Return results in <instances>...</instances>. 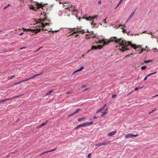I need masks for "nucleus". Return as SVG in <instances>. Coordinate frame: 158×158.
I'll list each match as a JSON object with an SVG mask.
<instances>
[{
	"label": "nucleus",
	"instance_id": "1",
	"mask_svg": "<svg viewBox=\"0 0 158 158\" xmlns=\"http://www.w3.org/2000/svg\"><path fill=\"white\" fill-rule=\"evenodd\" d=\"M111 40L113 42H114L116 43H118V45L116 46L117 48H118V49L123 52L124 51L129 50L128 48H126L129 45L135 49H137V48H141V47L140 45L137 46L135 44H133L130 42H127L125 40H122V39H118L116 37L112 38L111 39Z\"/></svg>",
	"mask_w": 158,
	"mask_h": 158
},
{
	"label": "nucleus",
	"instance_id": "2",
	"mask_svg": "<svg viewBox=\"0 0 158 158\" xmlns=\"http://www.w3.org/2000/svg\"><path fill=\"white\" fill-rule=\"evenodd\" d=\"M42 16L44 17V18L39 19L38 20V22H37L36 24V27H40L39 28H40V27H43V31H45L47 30V29L45 28H44L43 27H44L45 25H49V23H44V22L46 21L49 22V20L48 19V18L47 17H46V13L44 12L43 14L41 13L40 15V18H42Z\"/></svg>",
	"mask_w": 158,
	"mask_h": 158
},
{
	"label": "nucleus",
	"instance_id": "3",
	"mask_svg": "<svg viewBox=\"0 0 158 158\" xmlns=\"http://www.w3.org/2000/svg\"><path fill=\"white\" fill-rule=\"evenodd\" d=\"M70 30H71L70 31H73V32L70 35V36L73 35L74 34L77 33H79L80 34L81 33L82 34H84L85 33V31L79 27L70 29Z\"/></svg>",
	"mask_w": 158,
	"mask_h": 158
},
{
	"label": "nucleus",
	"instance_id": "4",
	"mask_svg": "<svg viewBox=\"0 0 158 158\" xmlns=\"http://www.w3.org/2000/svg\"><path fill=\"white\" fill-rule=\"evenodd\" d=\"M41 30L40 28H37L36 29H32L31 28L28 29L27 31H31L35 33V34L37 33L38 32H40Z\"/></svg>",
	"mask_w": 158,
	"mask_h": 158
},
{
	"label": "nucleus",
	"instance_id": "5",
	"mask_svg": "<svg viewBox=\"0 0 158 158\" xmlns=\"http://www.w3.org/2000/svg\"><path fill=\"white\" fill-rule=\"evenodd\" d=\"M35 5L36 6L37 9L41 8L43 9L42 8L45 6V4H43L42 3H39L38 2L36 3Z\"/></svg>",
	"mask_w": 158,
	"mask_h": 158
},
{
	"label": "nucleus",
	"instance_id": "6",
	"mask_svg": "<svg viewBox=\"0 0 158 158\" xmlns=\"http://www.w3.org/2000/svg\"><path fill=\"white\" fill-rule=\"evenodd\" d=\"M43 73V72H42L41 73H40L39 74H35L33 76L29 78H28L25 79V81H27L29 80H30L31 79L34 78H35L36 77L39 76L41 74H42Z\"/></svg>",
	"mask_w": 158,
	"mask_h": 158
},
{
	"label": "nucleus",
	"instance_id": "7",
	"mask_svg": "<svg viewBox=\"0 0 158 158\" xmlns=\"http://www.w3.org/2000/svg\"><path fill=\"white\" fill-rule=\"evenodd\" d=\"M110 143V141H107L105 143H99L95 144V146L97 147L99 146H102V145H107L109 144Z\"/></svg>",
	"mask_w": 158,
	"mask_h": 158
},
{
	"label": "nucleus",
	"instance_id": "8",
	"mask_svg": "<svg viewBox=\"0 0 158 158\" xmlns=\"http://www.w3.org/2000/svg\"><path fill=\"white\" fill-rule=\"evenodd\" d=\"M56 148H57L56 147L55 148H54L52 150H50L49 151H46L44 152H43V153L39 154V156H42L45 153H48V152H51L55 150Z\"/></svg>",
	"mask_w": 158,
	"mask_h": 158
},
{
	"label": "nucleus",
	"instance_id": "9",
	"mask_svg": "<svg viewBox=\"0 0 158 158\" xmlns=\"http://www.w3.org/2000/svg\"><path fill=\"white\" fill-rule=\"evenodd\" d=\"M117 132V131H112L109 133L108 134V136L109 137H110L113 135H114Z\"/></svg>",
	"mask_w": 158,
	"mask_h": 158
},
{
	"label": "nucleus",
	"instance_id": "10",
	"mask_svg": "<svg viewBox=\"0 0 158 158\" xmlns=\"http://www.w3.org/2000/svg\"><path fill=\"white\" fill-rule=\"evenodd\" d=\"M48 121L47 120L46 121V122L45 123H42L41 124H40L39 126H38L37 127V128L39 129L40 128L42 127L43 126H44L46 125L47 123H48Z\"/></svg>",
	"mask_w": 158,
	"mask_h": 158
},
{
	"label": "nucleus",
	"instance_id": "11",
	"mask_svg": "<svg viewBox=\"0 0 158 158\" xmlns=\"http://www.w3.org/2000/svg\"><path fill=\"white\" fill-rule=\"evenodd\" d=\"M113 37H111V38H110V40H108L107 41H104L103 45H107L108 44H109L110 42H112V41H111V39Z\"/></svg>",
	"mask_w": 158,
	"mask_h": 158
},
{
	"label": "nucleus",
	"instance_id": "12",
	"mask_svg": "<svg viewBox=\"0 0 158 158\" xmlns=\"http://www.w3.org/2000/svg\"><path fill=\"white\" fill-rule=\"evenodd\" d=\"M132 134H128L125 135V137L126 138H130L132 137Z\"/></svg>",
	"mask_w": 158,
	"mask_h": 158
},
{
	"label": "nucleus",
	"instance_id": "13",
	"mask_svg": "<svg viewBox=\"0 0 158 158\" xmlns=\"http://www.w3.org/2000/svg\"><path fill=\"white\" fill-rule=\"evenodd\" d=\"M84 69V67L81 66L79 69L76 70V71H74L73 73H76L77 72L81 71L83 69Z\"/></svg>",
	"mask_w": 158,
	"mask_h": 158
},
{
	"label": "nucleus",
	"instance_id": "14",
	"mask_svg": "<svg viewBox=\"0 0 158 158\" xmlns=\"http://www.w3.org/2000/svg\"><path fill=\"white\" fill-rule=\"evenodd\" d=\"M97 49V46H92L91 49L90 50H89L87 52H89L90 51L92 50H95V49Z\"/></svg>",
	"mask_w": 158,
	"mask_h": 158
},
{
	"label": "nucleus",
	"instance_id": "15",
	"mask_svg": "<svg viewBox=\"0 0 158 158\" xmlns=\"http://www.w3.org/2000/svg\"><path fill=\"white\" fill-rule=\"evenodd\" d=\"M95 37V35H94L93 36L91 35H86V38L88 39H90L92 37L93 38H94Z\"/></svg>",
	"mask_w": 158,
	"mask_h": 158
},
{
	"label": "nucleus",
	"instance_id": "16",
	"mask_svg": "<svg viewBox=\"0 0 158 158\" xmlns=\"http://www.w3.org/2000/svg\"><path fill=\"white\" fill-rule=\"evenodd\" d=\"M107 108H106V112H104L102 113L101 115V116L102 117H103L104 115H106L107 114Z\"/></svg>",
	"mask_w": 158,
	"mask_h": 158
},
{
	"label": "nucleus",
	"instance_id": "17",
	"mask_svg": "<svg viewBox=\"0 0 158 158\" xmlns=\"http://www.w3.org/2000/svg\"><path fill=\"white\" fill-rule=\"evenodd\" d=\"M12 100V98H9L6 99H4L2 100L1 101V102H5V101H6L11 100Z\"/></svg>",
	"mask_w": 158,
	"mask_h": 158
},
{
	"label": "nucleus",
	"instance_id": "18",
	"mask_svg": "<svg viewBox=\"0 0 158 158\" xmlns=\"http://www.w3.org/2000/svg\"><path fill=\"white\" fill-rule=\"evenodd\" d=\"M15 75H13L12 76H9L8 77V80L11 79L15 77Z\"/></svg>",
	"mask_w": 158,
	"mask_h": 158
},
{
	"label": "nucleus",
	"instance_id": "19",
	"mask_svg": "<svg viewBox=\"0 0 158 158\" xmlns=\"http://www.w3.org/2000/svg\"><path fill=\"white\" fill-rule=\"evenodd\" d=\"M25 80H23L19 82H16V83H15L14 84V85H17V84H19L20 83H22V82H25Z\"/></svg>",
	"mask_w": 158,
	"mask_h": 158
},
{
	"label": "nucleus",
	"instance_id": "20",
	"mask_svg": "<svg viewBox=\"0 0 158 158\" xmlns=\"http://www.w3.org/2000/svg\"><path fill=\"white\" fill-rule=\"evenodd\" d=\"M85 19L87 21H89V20L92 21V19H91V17L89 16L88 17H86L85 18Z\"/></svg>",
	"mask_w": 158,
	"mask_h": 158
},
{
	"label": "nucleus",
	"instance_id": "21",
	"mask_svg": "<svg viewBox=\"0 0 158 158\" xmlns=\"http://www.w3.org/2000/svg\"><path fill=\"white\" fill-rule=\"evenodd\" d=\"M53 90H50L48 92L47 94H46V96H48L50 95L51 94L53 91Z\"/></svg>",
	"mask_w": 158,
	"mask_h": 158
},
{
	"label": "nucleus",
	"instance_id": "22",
	"mask_svg": "<svg viewBox=\"0 0 158 158\" xmlns=\"http://www.w3.org/2000/svg\"><path fill=\"white\" fill-rule=\"evenodd\" d=\"M135 11L134 12H133L131 13V14L130 16H129V17L128 18V19H130L131 18L133 17V15L135 13Z\"/></svg>",
	"mask_w": 158,
	"mask_h": 158
},
{
	"label": "nucleus",
	"instance_id": "23",
	"mask_svg": "<svg viewBox=\"0 0 158 158\" xmlns=\"http://www.w3.org/2000/svg\"><path fill=\"white\" fill-rule=\"evenodd\" d=\"M152 60H145L144 61V63H146V64L149 63L150 62H152Z\"/></svg>",
	"mask_w": 158,
	"mask_h": 158
},
{
	"label": "nucleus",
	"instance_id": "24",
	"mask_svg": "<svg viewBox=\"0 0 158 158\" xmlns=\"http://www.w3.org/2000/svg\"><path fill=\"white\" fill-rule=\"evenodd\" d=\"M81 110V109H78L75 112H74V114H76L80 110Z\"/></svg>",
	"mask_w": 158,
	"mask_h": 158
},
{
	"label": "nucleus",
	"instance_id": "25",
	"mask_svg": "<svg viewBox=\"0 0 158 158\" xmlns=\"http://www.w3.org/2000/svg\"><path fill=\"white\" fill-rule=\"evenodd\" d=\"M98 16V15H96L95 16L91 17V19H92V21L93 20V19L97 18Z\"/></svg>",
	"mask_w": 158,
	"mask_h": 158
},
{
	"label": "nucleus",
	"instance_id": "26",
	"mask_svg": "<svg viewBox=\"0 0 158 158\" xmlns=\"http://www.w3.org/2000/svg\"><path fill=\"white\" fill-rule=\"evenodd\" d=\"M103 45L101 46L100 45H98V46H97V49H101Z\"/></svg>",
	"mask_w": 158,
	"mask_h": 158
},
{
	"label": "nucleus",
	"instance_id": "27",
	"mask_svg": "<svg viewBox=\"0 0 158 158\" xmlns=\"http://www.w3.org/2000/svg\"><path fill=\"white\" fill-rule=\"evenodd\" d=\"M85 118H80L78 119V121L79 122H80L82 120H83L85 119Z\"/></svg>",
	"mask_w": 158,
	"mask_h": 158
},
{
	"label": "nucleus",
	"instance_id": "28",
	"mask_svg": "<svg viewBox=\"0 0 158 158\" xmlns=\"http://www.w3.org/2000/svg\"><path fill=\"white\" fill-rule=\"evenodd\" d=\"M81 127V125L80 124L79 125H78V126H77L75 128V130H76L80 127Z\"/></svg>",
	"mask_w": 158,
	"mask_h": 158
},
{
	"label": "nucleus",
	"instance_id": "29",
	"mask_svg": "<svg viewBox=\"0 0 158 158\" xmlns=\"http://www.w3.org/2000/svg\"><path fill=\"white\" fill-rule=\"evenodd\" d=\"M146 68V67L145 66H143L141 67V69L142 70H145Z\"/></svg>",
	"mask_w": 158,
	"mask_h": 158
},
{
	"label": "nucleus",
	"instance_id": "30",
	"mask_svg": "<svg viewBox=\"0 0 158 158\" xmlns=\"http://www.w3.org/2000/svg\"><path fill=\"white\" fill-rule=\"evenodd\" d=\"M156 73V72H155L154 73H150V74H148L147 76V77H148V76H149L150 75H152V74H155V73Z\"/></svg>",
	"mask_w": 158,
	"mask_h": 158
},
{
	"label": "nucleus",
	"instance_id": "31",
	"mask_svg": "<svg viewBox=\"0 0 158 158\" xmlns=\"http://www.w3.org/2000/svg\"><path fill=\"white\" fill-rule=\"evenodd\" d=\"M10 6V4H8V5H7L6 6H5L4 8V9H6L9 6Z\"/></svg>",
	"mask_w": 158,
	"mask_h": 158
},
{
	"label": "nucleus",
	"instance_id": "32",
	"mask_svg": "<svg viewBox=\"0 0 158 158\" xmlns=\"http://www.w3.org/2000/svg\"><path fill=\"white\" fill-rule=\"evenodd\" d=\"M80 125H81V127H85V123H83L80 124Z\"/></svg>",
	"mask_w": 158,
	"mask_h": 158
},
{
	"label": "nucleus",
	"instance_id": "33",
	"mask_svg": "<svg viewBox=\"0 0 158 158\" xmlns=\"http://www.w3.org/2000/svg\"><path fill=\"white\" fill-rule=\"evenodd\" d=\"M19 97V95H17V96H14L13 98H12V100L14 98H18Z\"/></svg>",
	"mask_w": 158,
	"mask_h": 158
},
{
	"label": "nucleus",
	"instance_id": "34",
	"mask_svg": "<svg viewBox=\"0 0 158 158\" xmlns=\"http://www.w3.org/2000/svg\"><path fill=\"white\" fill-rule=\"evenodd\" d=\"M120 26H122L121 27V29L122 30H123V27L125 26V25H120Z\"/></svg>",
	"mask_w": 158,
	"mask_h": 158
},
{
	"label": "nucleus",
	"instance_id": "35",
	"mask_svg": "<svg viewBox=\"0 0 158 158\" xmlns=\"http://www.w3.org/2000/svg\"><path fill=\"white\" fill-rule=\"evenodd\" d=\"M145 50V48H141V51L140 52V53H142L143 51H144Z\"/></svg>",
	"mask_w": 158,
	"mask_h": 158
},
{
	"label": "nucleus",
	"instance_id": "36",
	"mask_svg": "<svg viewBox=\"0 0 158 158\" xmlns=\"http://www.w3.org/2000/svg\"><path fill=\"white\" fill-rule=\"evenodd\" d=\"M91 155V153L89 154L87 157V158H90Z\"/></svg>",
	"mask_w": 158,
	"mask_h": 158
},
{
	"label": "nucleus",
	"instance_id": "37",
	"mask_svg": "<svg viewBox=\"0 0 158 158\" xmlns=\"http://www.w3.org/2000/svg\"><path fill=\"white\" fill-rule=\"evenodd\" d=\"M85 123V126H89L90 125L89 124V123L87 122V123Z\"/></svg>",
	"mask_w": 158,
	"mask_h": 158
},
{
	"label": "nucleus",
	"instance_id": "38",
	"mask_svg": "<svg viewBox=\"0 0 158 158\" xmlns=\"http://www.w3.org/2000/svg\"><path fill=\"white\" fill-rule=\"evenodd\" d=\"M22 30L24 31H27V29L25 28H22Z\"/></svg>",
	"mask_w": 158,
	"mask_h": 158
},
{
	"label": "nucleus",
	"instance_id": "39",
	"mask_svg": "<svg viewBox=\"0 0 158 158\" xmlns=\"http://www.w3.org/2000/svg\"><path fill=\"white\" fill-rule=\"evenodd\" d=\"M138 136V135H133L132 134V137H136Z\"/></svg>",
	"mask_w": 158,
	"mask_h": 158
},
{
	"label": "nucleus",
	"instance_id": "40",
	"mask_svg": "<svg viewBox=\"0 0 158 158\" xmlns=\"http://www.w3.org/2000/svg\"><path fill=\"white\" fill-rule=\"evenodd\" d=\"M43 47H41L39 48L36 51H35V52H36V51L39 50L40 49L43 48Z\"/></svg>",
	"mask_w": 158,
	"mask_h": 158
},
{
	"label": "nucleus",
	"instance_id": "41",
	"mask_svg": "<svg viewBox=\"0 0 158 158\" xmlns=\"http://www.w3.org/2000/svg\"><path fill=\"white\" fill-rule=\"evenodd\" d=\"M116 96V95L115 94H113L112 95V98H115Z\"/></svg>",
	"mask_w": 158,
	"mask_h": 158
},
{
	"label": "nucleus",
	"instance_id": "42",
	"mask_svg": "<svg viewBox=\"0 0 158 158\" xmlns=\"http://www.w3.org/2000/svg\"><path fill=\"white\" fill-rule=\"evenodd\" d=\"M139 89V88H138V87H136V88H135V91H137V90H138Z\"/></svg>",
	"mask_w": 158,
	"mask_h": 158
},
{
	"label": "nucleus",
	"instance_id": "43",
	"mask_svg": "<svg viewBox=\"0 0 158 158\" xmlns=\"http://www.w3.org/2000/svg\"><path fill=\"white\" fill-rule=\"evenodd\" d=\"M73 5H71V6H70V7H71V8H73ZM70 7V6H68V7ZM69 8H69V7H67V8H66V9H69Z\"/></svg>",
	"mask_w": 158,
	"mask_h": 158
},
{
	"label": "nucleus",
	"instance_id": "44",
	"mask_svg": "<svg viewBox=\"0 0 158 158\" xmlns=\"http://www.w3.org/2000/svg\"><path fill=\"white\" fill-rule=\"evenodd\" d=\"M58 31H50L52 33H53L54 32H56Z\"/></svg>",
	"mask_w": 158,
	"mask_h": 158
},
{
	"label": "nucleus",
	"instance_id": "45",
	"mask_svg": "<svg viewBox=\"0 0 158 158\" xmlns=\"http://www.w3.org/2000/svg\"><path fill=\"white\" fill-rule=\"evenodd\" d=\"M86 85H82L81 86V87L82 88H83L84 87H86Z\"/></svg>",
	"mask_w": 158,
	"mask_h": 158
},
{
	"label": "nucleus",
	"instance_id": "46",
	"mask_svg": "<svg viewBox=\"0 0 158 158\" xmlns=\"http://www.w3.org/2000/svg\"><path fill=\"white\" fill-rule=\"evenodd\" d=\"M106 19H104L103 20V22L104 23H106Z\"/></svg>",
	"mask_w": 158,
	"mask_h": 158
},
{
	"label": "nucleus",
	"instance_id": "47",
	"mask_svg": "<svg viewBox=\"0 0 158 158\" xmlns=\"http://www.w3.org/2000/svg\"><path fill=\"white\" fill-rule=\"evenodd\" d=\"M123 0H120L118 3H119V4H121V3L122 2Z\"/></svg>",
	"mask_w": 158,
	"mask_h": 158
},
{
	"label": "nucleus",
	"instance_id": "48",
	"mask_svg": "<svg viewBox=\"0 0 158 158\" xmlns=\"http://www.w3.org/2000/svg\"><path fill=\"white\" fill-rule=\"evenodd\" d=\"M106 104H105L104 105V106L102 108V109H103L105 107V106H106Z\"/></svg>",
	"mask_w": 158,
	"mask_h": 158
},
{
	"label": "nucleus",
	"instance_id": "49",
	"mask_svg": "<svg viewBox=\"0 0 158 158\" xmlns=\"http://www.w3.org/2000/svg\"><path fill=\"white\" fill-rule=\"evenodd\" d=\"M102 110V109H100L99 110H98L97 112V113H98L99 111H101Z\"/></svg>",
	"mask_w": 158,
	"mask_h": 158
},
{
	"label": "nucleus",
	"instance_id": "50",
	"mask_svg": "<svg viewBox=\"0 0 158 158\" xmlns=\"http://www.w3.org/2000/svg\"><path fill=\"white\" fill-rule=\"evenodd\" d=\"M147 76H146V77H145L144 78V81H145L147 79Z\"/></svg>",
	"mask_w": 158,
	"mask_h": 158
},
{
	"label": "nucleus",
	"instance_id": "51",
	"mask_svg": "<svg viewBox=\"0 0 158 158\" xmlns=\"http://www.w3.org/2000/svg\"><path fill=\"white\" fill-rule=\"evenodd\" d=\"M93 118L94 119H97L98 118L96 116H95Z\"/></svg>",
	"mask_w": 158,
	"mask_h": 158
},
{
	"label": "nucleus",
	"instance_id": "52",
	"mask_svg": "<svg viewBox=\"0 0 158 158\" xmlns=\"http://www.w3.org/2000/svg\"><path fill=\"white\" fill-rule=\"evenodd\" d=\"M71 92H67L66 94H71Z\"/></svg>",
	"mask_w": 158,
	"mask_h": 158
},
{
	"label": "nucleus",
	"instance_id": "53",
	"mask_svg": "<svg viewBox=\"0 0 158 158\" xmlns=\"http://www.w3.org/2000/svg\"><path fill=\"white\" fill-rule=\"evenodd\" d=\"M120 4H119V3H118L117 5V6H116V7L115 8V9Z\"/></svg>",
	"mask_w": 158,
	"mask_h": 158
},
{
	"label": "nucleus",
	"instance_id": "54",
	"mask_svg": "<svg viewBox=\"0 0 158 158\" xmlns=\"http://www.w3.org/2000/svg\"><path fill=\"white\" fill-rule=\"evenodd\" d=\"M93 122L92 121L90 122H89V124L90 125L92 124L93 123Z\"/></svg>",
	"mask_w": 158,
	"mask_h": 158
},
{
	"label": "nucleus",
	"instance_id": "55",
	"mask_svg": "<svg viewBox=\"0 0 158 158\" xmlns=\"http://www.w3.org/2000/svg\"><path fill=\"white\" fill-rule=\"evenodd\" d=\"M153 112H154V110H152V111L151 112H149V113H148V114H150L152 113Z\"/></svg>",
	"mask_w": 158,
	"mask_h": 158
},
{
	"label": "nucleus",
	"instance_id": "56",
	"mask_svg": "<svg viewBox=\"0 0 158 158\" xmlns=\"http://www.w3.org/2000/svg\"><path fill=\"white\" fill-rule=\"evenodd\" d=\"M98 4H101V1H99L98 2Z\"/></svg>",
	"mask_w": 158,
	"mask_h": 158
},
{
	"label": "nucleus",
	"instance_id": "57",
	"mask_svg": "<svg viewBox=\"0 0 158 158\" xmlns=\"http://www.w3.org/2000/svg\"><path fill=\"white\" fill-rule=\"evenodd\" d=\"M23 33H23V32H22V33H20V34H19V35H22L23 34Z\"/></svg>",
	"mask_w": 158,
	"mask_h": 158
},
{
	"label": "nucleus",
	"instance_id": "58",
	"mask_svg": "<svg viewBox=\"0 0 158 158\" xmlns=\"http://www.w3.org/2000/svg\"><path fill=\"white\" fill-rule=\"evenodd\" d=\"M23 94H20V95H19V97H20L23 96Z\"/></svg>",
	"mask_w": 158,
	"mask_h": 158
},
{
	"label": "nucleus",
	"instance_id": "59",
	"mask_svg": "<svg viewBox=\"0 0 158 158\" xmlns=\"http://www.w3.org/2000/svg\"><path fill=\"white\" fill-rule=\"evenodd\" d=\"M71 114V116H73V115H74V114H74V113H73L71 114Z\"/></svg>",
	"mask_w": 158,
	"mask_h": 158
},
{
	"label": "nucleus",
	"instance_id": "60",
	"mask_svg": "<svg viewBox=\"0 0 158 158\" xmlns=\"http://www.w3.org/2000/svg\"><path fill=\"white\" fill-rule=\"evenodd\" d=\"M78 36H79V35H78H78H76L75 36L76 37H77Z\"/></svg>",
	"mask_w": 158,
	"mask_h": 158
},
{
	"label": "nucleus",
	"instance_id": "61",
	"mask_svg": "<svg viewBox=\"0 0 158 158\" xmlns=\"http://www.w3.org/2000/svg\"><path fill=\"white\" fill-rule=\"evenodd\" d=\"M98 41H99V42L98 43H101L102 42V41H101V40H99Z\"/></svg>",
	"mask_w": 158,
	"mask_h": 158
},
{
	"label": "nucleus",
	"instance_id": "62",
	"mask_svg": "<svg viewBox=\"0 0 158 158\" xmlns=\"http://www.w3.org/2000/svg\"><path fill=\"white\" fill-rule=\"evenodd\" d=\"M157 96H158V94L157 95H156L153 96V97H157Z\"/></svg>",
	"mask_w": 158,
	"mask_h": 158
},
{
	"label": "nucleus",
	"instance_id": "63",
	"mask_svg": "<svg viewBox=\"0 0 158 158\" xmlns=\"http://www.w3.org/2000/svg\"><path fill=\"white\" fill-rule=\"evenodd\" d=\"M123 30V32H125L126 31V30Z\"/></svg>",
	"mask_w": 158,
	"mask_h": 158
},
{
	"label": "nucleus",
	"instance_id": "64",
	"mask_svg": "<svg viewBox=\"0 0 158 158\" xmlns=\"http://www.w3.org/2000/svg\"><path fill=\"white\" fill-rule=\"evenodd\" d=\"M85 54H83L82 56V57H83V56H85Z\"/></svg>",
	"mask_w": 158,
	"mask_h": 158
}]
</instances>
